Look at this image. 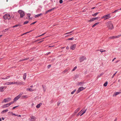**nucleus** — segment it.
Instances as JSON below:
<instances>
[{
	"label": "nucleus",
	"instance_id": "f257e3e1",
	"mask_svg": "<svg viewBox=\"0 0 121 121\" xmlns=\"http://www.w3.org/2000/svg\"><path fill=\"white\" fill-rule=\"evenodd\" d=\"M107 25L108 29L112 30L113 27L112 24L111 22H108L107 23Z\"/></svg>",
	"mask_w": 121,
	"mask_h": 121
},
{
	"label": "nucleus",
	"instance_id": "f03ea898",
	"mask_svg": "<svg viewBox=\"0 0 121 121\" xmlns=\"http://www.w3.org/2000/svg\"><path fill=\"white\" fill-rule=\"evenodd\" d=\"M3 18L4 19L9 20L11 18V16L9 14H7L4 15L3 16Z\"/></svg>",
	"mask_w": 121,
	"mask_h": 121
},
{
	"label": "nucleus",
	"instance_id": "7ed1b4c3",
	"mask_svg": "<svg viewBox=\"0 0 121 121\" xmlns=\"http://www.w3.org/2000/svg\"><path fill=\"white\" fill-rule=\"evenodd\" d=\"M18 12L20 14V17L21 18L23 17L25 15L24 12L21 10H19L18 11Z\"/></svg>",
	"mask_w": 121,
	"mask_h": 121
},
{
	"label": "nucleus",
	"instance_id": "20e7f679",
	"mask_svg": "<svg viewBox=\"0 0 121 121\" xmlns=\"http://www.w3.org/2000/svg\"><path fill=\"white\" fill-rule=\"evenodd\" d=\"M14 84H16L17 85H24L25 84L24 82H22L20 81H17L16 82H14Z\"/></svg>",
	"mask_w": 121,
	"mask_h": 121
},
{
	"label": "nucleus",
	"instance_id": "39448f33",
	"mask_svg": "<svg viewBox=\"0 0 121 121\" xmlns=\"http://www.w3.org/2000/svg\"><path fill=\"white\" fill-rule=\"evenodd\" d=\"M86 58L85 57L82 56H81L79 60L80 62H81L83 61L86 60Z\"/></svg>",
	"mask_w": 121,
	"mask_h": 121
},
{
	"label": "nucleus",
	"instance_id": "423d86ee",
	"mask_svg": "<svg viewBox=\"0 0 121 121\" xmlns=\"http://www.w3.org/2000/svg\"><path fill=\"white\" fill-rule=\"evenodd\" d=\"M85 88H84L83 87H80L79 88L78 90L77 91V93H78L82 91L83 90L85 89Z\"/></svg>",
	"mask_w": 121,
	"mask_h": 121
},
{
	"label": "nucleus",
	"instance_id": "0eeeda50",
	"mask_svg": "<svg viewBox=\"0 0 121 121\" xmlns=\"http://www.w3.org/2000/svg\"><path fill=\"white\" fill-rule=\"evenodd\" d=\"M121 36V35H119L117 36H111L109 37V39H114L117 38H118L120 37Z\"/></svg>",
	"mask_w": 121,
	"mask_h": 121
},
{
	"label": "nucleus",
	"instance_id": "6e6552de",
	"mask_svg": "<svg viewBox=\"0 0 121 121\" xmlns=\"http://www.w3.org/2000/svg\"><path fill=\"white\" fill-rule=\"evenodd\" d=\"M110 14L111 13H110L105 15V18L104 19V20H106L110 18L111 17Z\"/></svg>",
	"mask_w": 121,
	"mask_h": 121
},
{
	"label": "nucleus",
	"instance_id": "1a4fd4ad",
	"mask_svg": "<svg viewBox=\"0 0 121 121\" xmlns=\"http://www.w3.org/2000/svg\"><path fill=\"white\" fill-rule=\"evenodd\" d=\"M76 47V44H74L73 45L71 46L70 47V48L72 50H73L75 49Z\"/></svg>",
	"mask_w": 121,
	"mask_h": 121
},
{
	"label": "nucleus",
	"instance_id": "9d476101",
	"mask_svg": "<svg viewBox=\"0 0 121 121\" xmlns=\"http://www.w3.org/2000/svg\"><path fill=\"white\" fill-rule=\"evenodd\" d=\"M31 119H29V120L30 119H31L32 120H35L37 118L36 117H34L33 116H31L30 117Z\"/></svg>",
	"mask_w": 121,
	"mask_h": 121
},
{
	"label": "nucleus",
	"instance_id": "9b49d317",
	"mask_svg": "<svg viewBox=\"0 0 121 121\" xmlns=\"http://www.w3.org/2000/svg\"><path fill=\"white\" fill-rule=\"evenodd\" d=\"M80 109V108H78L75 111L74 113V114L75 115L79 111Z\"/></svg>",
	"mask_w": 121,
	"mask_h": 121
},
{
	"label": "nucleus",
	"instance_id": "f8f14e48",
	"mask_svg": "<svg viewBox=\"0 0 121 121\" xmlns=\"http://www.w3.org/2000/svg\"><path fill=\"white\" fill-rule=\"evenodd\" d=\"M19 97L18 96L16 97L14 99V101H16L18 100L19 98Z\"/></svg>",
	"mask_w": 121,
	"mask_h": 121
},
{
	"label": "nucleus",
	"instance_id": "ddd939ff",
	"mask_svg": "<svg viewBox=\"0 0 121 121\" xmlns=\"http://www.w3.org/2000/svg\"><path fill=\"white\" fill-rule=\"evenodd\" d=\"M121 93L119 92H117L115 93H114L113 94V96H116L117 95Z\"/></svg>",
	"mask_w": 121,
	"mask_h": 121
},
{
	"label": "nucleus",
	"instance_id": "4468645a",
	"mask_svg": "<svg viewBox=\"0 0 121 121\" xmlns=\"http://www.w3.org/2000/svg\"><path fill=\"white\" fill-rule=\"evenodd\" d=\"M8 111V109H6L3 110L1 112V113L2 114L7 112Z\"/></svg>",
	"mask_w": 121,
	"mask_h": 121
},
{
	"label": "nucleus",
	"instance_id": "2eb2a0df",
	"mask_svg": "<svg viewBox=\"0 0 121 121\" xmlns=\"http://www.w3.org/2000/svg\"><path fill=\"white\" fill-rule=\"evenodd\" d=\"M42 104V103H40L39 104H38L36 106V107L37 108H39L41 106Z\"/></svg>",
	"mask_w": 121,
	"mask_h": 121
},
{
	"label": "nucleus",
	"instance_id": "dca6fc26",
	"mask_svg": "<svg viewBox=\"0 0 121 121\" xmlns=\"http://www.w3.org/2000/svg\"><path fill=\"white\" fill-rule=\"evenodd\" d=\"M84 82H79L78 83V85H79L81 86H83Z\"/></svg>",
	"mask_w": 121,
	"mask_h": 121
},
{
	"label": "nucleus",
	"instance_id": "f3484780",
	"mask_svg": "<svg viewBox=\"0 0 121 121\" xmlns=\"http://www.w3.org/2000/svg\"><path fill=\"white\" fill-rule=\"evenodd\" d=\"M11 77V76H8L7 77H6L5 78H2V79H8L9 78Z\"/></svg>",
	"mask_w": 121,
	"mask_h": 121
},
{
	"label": "nucleus",
	"instance_id": "a211bd4d",
	"mask_svg": "<svg viewBox=\"0 0 121 121\" xmlns=\"http://www.w3.org/2000/svg\"><path fill=\"white\" fill-rule=\"evenodd\" d=\"M5 87H0V91L2 92L4 91V88Z\"/></svg>",
	"mask_w": 121,
	"mask_h": 121
},
{
	"label": "nucleus",
	"instance_id": "6ab92c4d",
	"mask_svg": "<svg viewBox=\"0 0 121 121\" xmlns=\"http://www.w3.org/2000/svg\"><path fill=\"white\" fill-rule=\"evenodd\" d=\"M26 91H33L34 90H33L32 88H27L26 89Z\"/></svg>",
	"mask_w": 121,
	"mask_h": 121
},
{
	"label": "nucleus",
	"instance_id": "aec40b11",
	"mask_svg": "<svg viewBox=\"0 0 121 121\" xmlns=\"http://www.w3.org/2000/svg\"><path fill=\"white\" fill-rule=\"evenodd\" d=\"M9 105L8 104H6L4 105L3 106V108H6L8 107L9 106Z\"/></svg>",
	"mask_w": 121,
	"mask_h": 121
},
{
	"label": "nucleus",
	"instance_id": "412c9836",
	"mask_svg": "<svg viewBox=\"0 0 121 121\" xmlns=\"http://www.w3.org/2000/svg\"><path fill=\"white\" fill-rule=\"evenodd\" d=\"M26 73H25L24 74L23 76V79H24L25 80L26 79Z\"/></svg>",
	"mask_w": 121,
	"mask_h": 121
},
{
	"label": "nucleus",
	"instance_id": "4be33fe9",
	"mask_svg": "<svg viewBox=\"0 0 121 121\" xmlns=\"http://www.w3.org/2000/svg\"><path fill=\"white\" fill-rule=\"evenodd\" d=\"M28 97L27 95H23L22 96L21 98L22 99H24L25 98H27Z\"/></svg>",
	"mask_w": 121,
	"mask_h": 121
},
{
	"label": "nucleus",
	"instance_id": "5701e85b",
	"mask_svg": "<svg viewBox=\"0 0 121 121\" xmlns=\"http://www.w3.org/2000/svg\"><path fill=\"white\" fill-rule=\"evenodd\" d=\"M42 13H40L39 14H38L36 15L35 16V17L36 18L38 17H39L41 16V15H42Z\"/></svg>",
	"mask_w": 121,
	"mask_h": 121
},
{
	"label": "nucleus",
	"instance_id": "b1692460",
	"mask_svg": "<svg viewBox=\"0 0 121 121\" xmlns=\"http://www.w3.org/2000/svg\"><path fill=\"white\" fill-rule=\"evenodd\" d=\"M94 20V18H93L91 19L90 20H89L88 21L89 22H91L92 21H93Z\"/></svg>",
	"mask_w": 121,
	"mask_h": 121
},
{
	"label": "nucleus",
	"instance_id": "393cba45",
	"mask_svg": "<svg viewBox=\"0 0 121 121\" xmlns=\"http://www.w3.org/2000/svg\"><path fill=\"white\" fill-rule=\"evenodd\" d=\"M99 23V22H98L97 23H95L94 25L92 27H93L95 26H96L97 25H98Z\"/></svg>",
	"mask_w": 121,
	"mask_h": 121
},
{
	"label": "nucleus",
	"instance_id": "a878e982",
	"mask_svg": "<svg viewBox=\"0 0 121 121\" xmlns=\"http://www.w3.org/2000/svg\"><path fill=\"white\" fill-rule=\"evenodd\" d=\"M99 13V12L96 13L92 15L94 16H95L97 15Z\"/></svg>",
	"mask_w": 121,
	"mask_h": 121
},
{
	"label": "nucleus",
	"instance_id": "bb28decb",
	"mask_svg": "<svg viewBox=\"0 0 121 121\" xmlns=\"http://www.w3.org/2000/svg\"><path fill=\"white\" fill-rule=\"evenodd\" d=\"M43 91L44 92H45L46 91V89L45 86H43Z\"/></svg>",
	"mask_w": 121,
	"mask_h": 121
},
{
	"label": "nucleus",
	"instance_id": "cd10ccee",
	"mask_svg": "<svg viewBox=\"0 0 121 121\" xmlns=\"http://www.w3.org/2000/svg\"><path fill=\"white\" fill-rule=\"evenodd\" d=\"M119 10V9L115 10L114 12H112L111 13H115L117 12Z\"/></svg>",
	"mask_w": 121,
	"mask_h": 121
},
{
	"label": "nucleus",
	"instance_id": "c85d7f7f",
	"mask_svg": "<svg viewBox=\"0 0 121 121\" xmlns=\"http://www.w3.org/2000/svg\"><path fill=\"white\" fill-rule=\"evenodd\" d=\"M18 26H21V25H16L14 26H13L12 27L13 28H14Z\"/></svg>",
	"mask_w": 121,
	"mask_h": 121
},
{
	"label": "nucleus",
	"instance_id": "c756f323",
	"mask_svg": "<svg viewBox=\"0 0 121 121\" xmlns=\"http://www.w3.org/2000/svg\"><path fill=\"white\" fill-rule=\"evenodd\" d=\"M108 84V82H106L104 84V86H107Z\"/></svg>",
	"mask_w": 121,
	"mask_h": 121
},
{
	"label": "nucleus",
	"instance_id": "7c9ffc66",
	"mask_svg": "<svg viewBox=\"0 0 121 121\" xmlns=\"http://www.w3.org/2000/svg\"><path fill=\"white\" fill-rule=\"evenodd\" d=\"M99 51L101 52H105L106 51L105 50H103V49H100V50Z\"/></svg>",
	"mask_w": 121,
	"mask_h": 121
},
{
	"label": "nucleus",
	"instance_id": "2f4dec72",
	"mask_svg": "<svg viewBox=\"0 0 121 121\" xmlns=\"http://www.w3.org/2000/svg\"><path fill=\"white\" fill-rule=\"evenodd\" d=\"M28 59V58H25V59H22V60H20L19 61L20 62H21V61H24V60H27Z\"/></svg>",
	"mask_w": 121,
	"mask_h": 121
},
{
	"label": "nucleus",
	"instance_id": "473e14b6",
	"mask_svg": "<svg viewBox=\"0 0 121 121\" xmlns=\"http://www.w3.org/2000/svg\"><path fill=\"white\" fill-rule=\"evenodd\" d=\"M54 9V8H52V9H50L49 10L47 11V12H50L51 11H52Z\"/></svg>",
	"mask_w": 121,
	"mask_h": 121
},
{
	"label": "nucleus",
	"instance_id": "72a5a7b5",
	"mask_svg": "<svg viewBox=\"0 0 121 121\" xmlns=\"http://www.w3.org/2000/svg\"><path fill=\"white\" fill-rule=\"evenodd\" d=\"M76 91V89H75V90H74L73 91H72L71 92V94H73L74 93V92H75Z\"/></svg>",
	"mask_w": 121,
	"mask_h": 121
},
{
	"label": "nucleus",
	"instance_id": "f704fd0d",
	"mask_svg": "<svg viewBox=\"0 0 121 121\" xmlns=\"http://www.w3.org/2000/svg\"><path fill=\"white\" fill-rule=\"evenodd\" d=\"M86 110V109L82 113L81 115L80 116L84 114L85 113Z\"/></svg>",
	"mask_w": 121,
	"mask_h": 121
},
{
	"label": "nucleus",
	"instance_id": "c9c22d12",
	"mask_svg": "<svg viewBox=\"0 0 121 121\" xmlns=\"http://www.w3.org/2000/svg\"><path fill=\"white\" fill-rule=\"evenodd\" d=\"M74 39V38L73 37H72V38H68L67 39V40H73Z\"/></svg>",
	"mask_w": 121,
	"mask_h": 121
},
{
	"label": "nucleus",
	"instance_id": "e433bc0d",
	"mask_svg": "<svg viewBox=\"0 0 121 121\" xmlns=\"http://www.w3.org/2000/svg\"><path fill=\"white\" fill-rule=\"evenodd\" d=\"M117 73V71H116V72L114 73L113 75L112 76V78H113L114 76H115V74Z\"/></svg>",
	"mask_w": 121,
	"mask_h": 121
},
{
	"label": "nucleus",
	"instance_id": "4c0bfd02",
	"mask_svg": "<svg viewBox=\"0 0 121 121\" xmlns=\"http://www.w3.org/2000/svg\"><path fill=\"white\" fill-rule=\"evenodd\" d=\"M82 113L81 111H80L77 115V116H78L80 114Z\"/></svg>",
	"mask_w": 121,
	"mask_h": 121
},
{
	"label": "nucleus",
	"instance_id": "58836bf2",
	"mask_svg": "<svg viewBox=\"0 0 121 121\" xmlns=\"http://www.w3.org/2000/svg\"><path fill=\"white\" fill-rule=\"evenodd\" d=\"M9 84H10V85L12 84H14V82H9Z\"/></svg>",
	"mask_w": 121,
	"mask_h": 121
},
{
	"label": "nucleus",
	"instance_id": "ea45409f",
	"mask_svg": "<svg viewBox=\"0 0 121 121\" xmlns=\"http://www.w3.org/2000/svg\"><path fill=\"white\" fill-rule=\"evenodd\" d=\"M14 101H12V102H10L8 104H9V106L11 104H13V103H14Z\"/></svg>",
	"mask_w": 121,
	"mask_h": 121
},
{
	"label": "nucleus",
	"instance_id": "a19ab883",
	"mask_svg": "<svg viewBox=\"0 0 121 121\" xmlns=\"http://www.w3.org/2000/svg\"><path fill=\"white\" fill-rule=\"evenodd\" d=\"M23 94V93L22 92L21 93L18 95V96L20 98L21 96Z\"/></svg>",
	"mask_w": 121,
	"mask_h": 121
},
{
	"label": "nucleus",
	"instance_id": "79ce46f5",
	"mask_svg": "<svg viewBox=\"0 0 121 121\" xmlns=\"http://www.w3.org/2000/svg\"><path fill=\"white\" fill-rule=\"evenodd\" d=\"M30 13H28L27 15V16L29 17V18H30Z\"/></svg>",
	"mask_w": 121,
	"mask_h": 121
},
{
	"label": "nucleus",
	"instance_id": "37998d69",
	"mask_svg": "<svg viewBox=\"0 0 121 121\" xmlns=\"http://www.w3.org/2000/svg\"><path fill=\"white\" fill-rule=\"evenodd\" d=\"M77 67L76 66H75V67L72 70V71H74V70H75L77 68Z\"/></svg>",
	"mask_w": 121,
	"mask_h": 121
},
{
	"label": "nucleus",
	"instance_id": "c03bdc74",
	"mask_svg": "<svg viewBox=\"0 0 121 121\" xmlns=\"http://www.w3.org/2000/svg\"><path fill=\"white\" fill-rule=\"evenodd\" d=\"M67 70H65L64 71H63V72H62V73L63 74L65 72H67Z\"/></svg>",
	"mask_w": 121,
	"mask_h": 121
},
{
	"label": "nucleus",
	"instance_id": "a18cd8bd",
	"mask_svg": "<svg viewBox=\"0 0 121 121\" xmlns=\"http://www.w3.org/2000/svg\"><path fill=\"white\" fill-rule=\"evenodd\" d=\"M45 33H44L43 34H42V35H39V36H38L36 37V38H37V37H40V36H43V35H44L45 34Z\"/></svg>",
	"mask_w": 121,
	"mask_h": 121
},
{
	"label": "nucleus",
	"instance_id": "49530a36",
	"mask_svg": "<svg viewBox=\"0 0 121 121\" xmlns=\"http://www.w3.org/2000/svg\"><path fill=\"white\" fill-rule=\"evenodd\" d=\"M19 106H15L14 107H13L12 108L13 109H15V108H16L17 107H18Z\"/></svg>",
	"mask_w": 121,
	"mask_h": 121
},
{
	"label": "nucleus",
	"instance_id": "de8ad7c7",
	"mask_svg": "<svg viewBox=\"0 0 121 121\" xmlns=\"http://www.w3.org/2000/svg\"><path fill=\"white\" fill-rule=\"evenodd\" d=\"M28 22V21H26V22H24V24H27Z\"/></svg>",
	"mask_w": 121,
	"mask_h": 121
},
{
	"label": "nucleus",
	"instance_id": "09e8293b",
	"mask_svg": "<svg viewBox=\"0 0 121 121\" xmlns=\"http://www.w3.org/2000/svg\"><path fill=\"white\" fill-rule=\"evenodd\" d=\"M9 113L10 114L13 115V113L12 112H9Z\"/></svg>",
	"mask_w": 121,
	"mask_h": 121
},
{
	"label": "nucleus",
	"instance_id": "8fccbe9b",
	"mask_svg": "<svg viewBox=\"0 0 121 121\" xmlns=\"http://www.w3.org/2000/svg\"><path fill=\"white\" fill-rule=\"evenodd\" d=\"M72 32H73V31H71V32H68V33H66L65 34H67L71 33H72Z\"/></svg>",
	"mask_w": 121,
	"mask_h": 121
},
{
	"label": "nucleus",
	"instance_id": "3c124183",
	"mask_svg": "<svg viewBox=\"0 0 121 121\" xmlns=\"http://www.w3.org/2000/svg\"><path fill=\"white\" fill-rule=\"evenodd\" d=\"M6 85H10V84H9V82H7L6 83Z\"/></svg>",
	"mask_w": 121,
	"mask_h": 121
},
{
	"label": "nucleus",
	"instance_id": "603ef678",
	"mask_svg": "<svg viewBox=\"0 0 121 121\" xmlns=\"http://www.w3.org/2000/svg\"><path fill=\"white\" fill-rule=\"evenodd\" d=\"M51 66V65H48V68H50Z\"/></svg>",
	"mask_w": 121,
	"mask_h": 121
},
{
	"label": "nucleus",
	"instance_id": "864d4df0",
	"mask_svg": "<svg viewBox=\"0 0 121 121\" xmlns=\"http://www.w3.org/2000/svg\"><path fill=\"white\" fill-rule=\"evenodd\" d=\"M4 101L5 102H6L7 101V100L6 99H4Z\"/></svg>",
	"mask_w": 121,
	"mask_h": 121
},
{
	"label": "nucleus",
	"instance_id": "5fc2aeb1",
	"mask_svg": "<svg viewBox=\"0 0 121 121\" xmlns=\"http://www.w3.org/2000/svg\"><path fill=\"white\" fill-rule=\"evenodd\" d=\"M16 116H17L18 117H20L21 116L20 115H17H17H16Z\"/></svg>",
	"mask_w": 121,
	"mask_h": 121
},
{
	"label": "nucleus",
	"instance_id": "6e6d98bb",
	"mask_svg": "<svg viewBox=\"0 0 121 121\" xmlns=\"http://www.w3.org/2000/svg\"><path fill=\"white\" fill-rule=\"evenodd\" d=\"M36 22H33V23H31V25H32V24H35V23H36Z\"/></svg>",
	"mask_w": 121,
	"mask_h": 121
},
{
	"label": "nucleus",
	"instance_id": "4d7b16f0",
	"mask_svg": "<svg viewBox=\"0 0 121 121\" xmlns=\"http://www.w3.org/2000/svg\"><path fill=\"white\" fill-rule=\"evenodd\" d=\"M103 73H101L100 74V75L99 76V77H100V76H102V75H103Z\"/></svg>",
	"mask_w": 121,
	"mask_h": 121
},
{
	"label": "nucleus",
	"instance_id": "13d9d810",
	"mask_svg": "<svg viewBox=\"0 0 121 121\" xmlns=\"http://www.w3.org/2000/svg\"><path fill=\"white\" fill-rule=\"evenodd\" d=\"M9 29H8V28H7V29H5L4 30V31H6L8 30Z\"/></svg>",
	"mask_w": 121,
	"mask_h": 121
},
{
	"label": "nucleus",
	"instance_id": "bf43d9fd",
	"mask_svg": "<svg viewBox=\"0 0 121 121\" xmlns=\"http://www.w3.org/2000/svg\"><path fill=\"white\" fill-rule=\"evenodd\" d=\"M60 101H58V104L57 105H59V104H60Z\"/></svg>",
	"mask_w": 121,
	"mask_h": 121
},
{
	"label": "nucleus",
	"instance_id": "052dcab7",
	"mask_svg": "<svg viewBox=\"0 0 121 121\" xmlns=\"http://www.w3.org/2000/svg\"><path fill=\"white\" fill-rule=\"evenodd\" d=\"M105 16H103L102 17H101V18L102 19L104 18V19H105Z\"/></svg>",
	"mask_w": 121,
	"mask_h": 121
},
{
	"label": "nucleus",
	"instance_id": "680f3d73",
	"mask_svg": "<svg viewBox=\"0 0 121 121\" xmlns=\"http://www.w3.org/2000/svg\"><path fill=\"white\" fill-rule=\"evenodd\" d=\"M16 115H17L15 113H13L12 115H14L15 116H16Z\"/></svg>",
	"mask_w": 121,
	"mask_h": 121
},
{
	"label": "nucleus",
	"instance_id": "e2e57ef3",
	"mask_svg": "<svg viewBox=\"0 0 121 121\" xmlns=\"http://www.w3.org/2000/svg\"><path fill=\"white\" fill-rule=\"evenodd\" d=\"M116 59V58H114L113 59V60H112V61H113L114 60H115V59Z\"/></svg>",
	"mask_w": 121,
	"mask_h": 121
},
{
	"label": "nucleus",
	"instance_id": "0e129e2a",
	"mask_svg": "<svg viewBox=\"0 0 121 121\" xmlns=\"http://www.w3.org/2000/svg\"><path fill=\"white\" fill-rule=\"evenodd\" d=\"M49 46L48 47H53V46Z\"/></svg>",
	"mask_w": 121,
	"mask_h": 121
},
{
	"label": "nucleus",
	"instance_id": "69168bd1",
	"mask_svg": "<svg viewBox=\"0 0 121 121\" xmlns=\"http://www.w3.org/2000/svg\"><path fill=\"white\" fill-rule=\"evenodd\" d=\"M98 18V17H96L95 18H94V20L97 19V18Z\"/></svg>",
	"mask_w": 121,
	"mask_h": 121
},
{
	"label": "nucleus",
	"instance_id": "338daca9",
	"mask_svg": "<svg viewBox=\"0 0 121 121\" xmlns=\"http://www.w3.org/2000/svg\"><path fill=\"white\" fill-rule=\"evenodd\" d=\"M50 53V52H48L47 53V55H48Z\"/></svg>",
	"mask_w": 121,
	"mask_h": 121
},
{
	"label": "nucleus",
	"instance_id": "774afa93",
	"mask_svg": "<svg viewBox=\"0 0 121 121\" xmlns=\"http://www.w3.org/2000/svg\"><path fill=\"white\" fill-rule=\"evenodd\" d=\"M69 48L68 47H66V49H69Z\"/></svg>",
	"mask_w": 121,
	"mask_h": 121
}]
</instances>
